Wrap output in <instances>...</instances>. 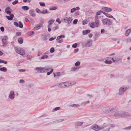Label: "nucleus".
<instances>
[{
	"instance_id": "11",
	"label": "nucleus",
	"mask_w": 131,
	"mask_h": 131,
	"mask_svg": "<svg viewBox=\"0 0 131 131\" xmlns=\"http://www.w3.org/2000/svg\"><path fill=\"white\" fill-rule=\"evenodd\" d=\"M111 60H113V62H117L120 60V58H118V57L116 56L114 58H110Z\"/></svg>"
},
{
	"instance_id": "50",
	"label": "nucleus",
	"mask_w": 131,
	"mask_h": 131,
	"mask_svg": "<svg viewBox=\"0 0 131 131\" xmlns=\"http://www.w3.org/2000/svg\"><path fill=\"white\" fill-rule=\"evenodd\" d=\"M34 33V32L33 31H30L28 32V35L29 36H31L33 35Z\"/></svg>"
},
{
	"instance_id": "16",
	"label": "nucleus",
	"mask_w": 131,
	"mask_h": 131,
	"mask_svg": "<svg viewBox=\"0 0 131 131\" xmlns=\"http://www.w3.org/2000/svg\"><path fill=\"white\" fill-rule=\"evenodd\" d=\"M63 120H64V119H59L58 120L55 121H54L52 122H51V123H49V124L50 125L51 124H54V123H58L61 122L63 121Z\"/></svg>"
},
{
	"instance_id": "8",
	"label": "nucleus",
	"mask_w": 131,
	"mask_h": 131,
	"mask_svg": "<svg viewBox=\"0 0 131 131\" xmlns=\"http://www.w3.org/2000/svg\"><path fill=\"white\" fill-rule=\"evenodd\" d=\"M43 24V22H40L39 24H38L34 28V30H36L40 29L42 26V25Z\"/></svg>"
},
{
	"instance_id": "63",
	"label": "nucleus",
	"mask_w": 131,
	"mask_h": 131,
	"mask_svg": "<svg viewBox=\"0 0 131 131\" xmlns=\"http://www.w3.org/2000/svg\"><path fill=\"white\" fill-rule=\"evenodd\" d=\"M79 51L78 49H76L74 50V53H76L78 52Z\"/></svg>"
},
{
	"instance_id": "5",
	"label": "nucleus",
	"mask_w": 131,
	"mask_h": 131,
	"mask_svg": "<svg viewBox=\"0 0 131 131\" xmlns=\"http://www.w3.org/2000/svg\"><path fill=\"white\" fill-rule=\"evenodd\" d=\"M72 20V18L70 17H66L65 18H62L61 19V20L62 22H65L68 24L70 23Z\"/></svg>"
},
{
	"instance_id": "47",
	"label": "nucleus",
	"mask_w": 131,
	"mask_h": 131,
	"mask_svg": "<svg viewBox=\"0 0 131 131\" xmlns=\"http://www.w3.org/2000/svg\"><path fill=\"white\" fill-rule=\"evenodd\" d=\"M80 9H71V13L73 12L76 10H79Z\"/></svg>"
},
{
	"instance_id": "14",
	"label": "nucleus",
	"mask_w": 131,
	"mask_h": 131,
	"mask_svg": "<svg viewBox=\"0 0 131 131\" xmlns=\"http://www.w3.org/2000/svg\"><path fill=\"white\" fill-rule=\"evenodd\" d=\"M36 11L39 13H41L43 14H45L46 13H48V12L47 11V10H44L42 12H41L39 9H36Z\"/></svg>"
},
{
	"instance_id": "29",
	"label": "nucleus",
	"mask_w": 131,
	"mask_h": 131,
	"mask_svg": "<svg viewBox=\"0 0 131 131\" xmlns=\"http://www.w3.org/2000/svg\"><path fill=\"white\" fill-rule=\"evenodd\" d=\"M0 70L2 71L5 72L7 71V69L6 68L3 67L0 68Z\"/></svg>"
},
{
	"instance_id": "60",
	"label": "nucleus",
	"mask_w": 131,
	"mask_h": 131,
	"mask_svg": "<svg viewBox=\"0 0 131 131\" xmlns=\"http://www.w3.org/2000/svg\"><path fill=\"white\" fill-rule=\"evenodd\" d=\"M25 81L23 79H21L19 81V82L20 83H23L25 82Z\"/></svg>"
},
{
	"instance_id": "64",
	"label": "nucleus",
	"mask_w": 131,
	"mask_h": 131,
	"mask_svg": "<svg viewBox=\"0 0 131 131\" xmlns=\"http://www.w3.org/2000/svg\"><path fill=\"white\" fill-rule=\"evenodd\" d=\"M75 84V83L73 82H70V86H72L73 85Z\"/></svg>"
},
{
	"instance_id": "57",
	"label": "nucleus",
	"mask_w": 131,
	"mask_h": 131,
	"mask_svg": "<svg viewBox=\"0 0 131 131\" xmlns=\"http://www.w3.org/2000/svg\"><path fill=\"white\" fill-rule=\"evenodd\" d=\"M44 69L45 70V71L46 70H49V69H50V68L48 67H44Z\"/></svg>"
},
{
	"instance_id": "45",
	"label": "nucleus",
	"mask_w": 131,
	"mask_h": 131,
	"mask_svg": "<svg viewBox=\"0 0 131 131\" xmlns=\"http://www.w3.org/2000/svg\"><path fill=\"white\" fill-rule=\"evenodd\" d=\"M0 63H3L5 64H6L7 63V62L6 61L2 60L0 59Z\"/></svg>"
},
{
	"instance_id": "44",
	"label": "nucleus",
	"mask_w": 131,
	"mask_h": 131,
	"mask_svg": "<svg viewBox=\"0 0 131 131\" xmlns=\"http://www.w3.org/2000/svg\"><path fill=\"white\" fill-rule=\"evenodd\" d=\"M54 21V20H49L48 21V23L49 24V25H51Z\"/></svg>"
},
{
	"instance_id": "51",
	"label": "nucleus",
	"mask_w": 131,
	"mask_h": 131,
	"mask_svg": "<svg viewBox=\"0 0 131 131\" xmlns=\"http://www.w3.org/2000/svg\"><path fill=\"white\" fill-rule=\"evenodd\" d=\"M18 0H15L12 3V4L13 5L16 4L18 3Z\"/></svg>"
},
{
	"instance_id": "20",
	"label": "nucleus",
	"mask_w": 131,
	"mask_h": 131,
	"mask_svg": "<svg viewBox=\"0 0 131 131\" xmlns=\"http://www.w3.org/2000/svg\"><path fill=\"white\" fill-rule=\"evenodd\" d=\"M131 31V29H129L126 30L125 31V35L126 36H128Z\"/></svg>"
},
{
	"instance_id": "3",
	"label": "nucleus",
	"mask_w": 131,
	"mask_h": 131,
	"mask_svg": "<svg viewBox=\"0 0 131 131\" xmlns=\"http://www.w3.org/2000/svg\"><path fill=\"white\" fill-rule=\"evenodd\" d=\"M102 21L103 24L104 25H110L112 24V21L109 19H102Z\"/></svg>"
},
{
	"instance_id": "38",
	"label": "nucleus",
	"mask_w": 131,
	"mask_h": 131,
	"mask_svg": "<svg viewBox=\"0 0 131 131\" xmlns=\"http://www.w3.org/2000/svg\"><path fill=\"white\" fill-rule=\"evenodd\" d=\"M18 27L20 28H22L23 27V25L21 21H20L19 23Z\"/></svg>"
},
{
	"instance_id": "1",
	"label": "nucleus",
	"mask_w": 131,
	"mask_h": 131,
	"mask_svg": "<svg viewBox=\"0 0 131 131\" xmlns=\"http://www.w3.org/2000/svg\"><path fill=\"white\" fill-rule=\"evenodd\" d=\"M91 127L92 129L96 131H99L102 129H104L103 131H109L110 128L109 126H100L96 124L92 126Z\"/></svg>"
},
{
	"instance_id": "4",
	"label": "nucleus",
	"mask_w": 131,
	"mask_h": 131,
	"mask_svg": "<svg viewBox=\"0 0 131 131\" xmlns=\"http://www.w3.org/2000/svg\"><path fill=\"white\" fill-rule=\"evenodd\" d=\"M14 48L16 52L17 53L19 54L22 56L25 54V51L23 49L19 48H18L17 47H15Z\"/></svg>"
},
{
	"instance_id": "31",
	"label": "nucleus",
	"mask_w": 131,
	"mask_h": 131,
	"mask_svg": "<svg viewBox=\"0 0 131 131\" xmlns=\"http://www.w3.org/2000/svg\"><path fill=\"white\" fill-rule=\"evenodd\" d=\"M79 68H77V67H73L71 68V71H75L76 70H78L79 69Z\"/></svg>"
},
{
	"instance_id": "22",
	"label": "nucleus",
	"mask_w": 131,
	"mask_h": 131,
	"mask_svg": "<svg viewBox=\"0 0 131 131\" xmlns=\"http://www.w3.org/2000/svg\"><path fill=\"white\" fill-rule=\"evenodd\" d=\"M34 10L33 9L29 11V14L31 15L32 17H34L35 16V14L34 13Z\"/></svg>"
},
{
	"instance_id": "61",
	"label": "nucleus",
	"mask_w": 131,
	"mask_h": 131,
	"mask_svg": "<svg viewBox=\"0 0 131 131\" xmlns=\"http://www.w3.org/2000/svg\"><path fill=\"white\" fill-rule=\"evenodd\" d=\"M127 42H131V38H129L127 39Z\"/></svg>"
},
{
	"instance_id": "35",
	"label": "nucleus",
	"mask_w": 131,
	"mask_h": 131,
	"mask_svg": "<svg viewBox=\"0 0 131 131\" xmlns=\"http://www.w3.org/2000/svg\"><path fill=\"white\" fill-rule=\"evenodd\" d=\"M45 72V70L44 69V68H40V72L41 73H43Z\"/></svg>"
},
{
	"instance_id": "21",
	"label": "nucleus",
	"mask_w": 131,
	"mask_h": 131,
	"mask_svg": "<svg viewBox=\"0 0 131 131\" xmlns=\"http://www.w3.org/2000/svg\"><path fill=\"white\" fill-rule=\"evenodd\" d=\"M58 87L60 88H65V86L64 82L61 83L58 85Z\"/></svg>"
},
{
	"instance_id": "37",
	"label": "nucleus",
	"mask_w": 131,
	"mask_h": 131,
	"mask_svg": "<svg viewBox=\"0 0 131 131\" xmlns=\"http://www.w3.org/2000/svg\"><path fill=\"white\" fill-rule=\"evenodd\" d=\"M89 103L90 101H86L82 102L81 103V104L84 105H85L86 104Z\"/></svg>"
},
{
	"instance_id": "34",
	"label": "nucleus",
	"mask_w": 131,
	"mask_h": 131,
	"mask_svg": "<svg viewBox=\"0 0 131 131\" xmlns=\"http://www.w3.org/2000/svg\"><path fill=\"white\" fill-rule=\"evenodd\" d=\"M104 12L102 10L99 11L97 12L96 14V15H99L101 14V13H102L103 14Z\"/></svg>"
},
{
	"instance_id": "32",
	"label": "nucleus",
	"mask_w": 131,
	"mask_h": 131,
	"mask_svg": "<svg viewBox=\"0 0 131 131\" xmlns=\"http://www.w3.org/2000/svg\"><path fill=\"white\" fill-rule=\"evenodd\" d=\"M18 41L19 43L22 44L23 41V39L22 38H20L18 39Z\"/></svg>"
},
{
	"instance_id": "26",
	"label": "nucleus",
	"mask_w": 131,
	"mask_h": 131,
	"mask_svg": "<svg viewBox=\"0 0 131 131\" xmlns=\"http://www.w3.org/2000/svg\"><path fill=\"white\" fill-rule=\"evenodd\" d=\"M64 83L65 88H67L70 86V82H64Z\"/></svg>"
},
{
	"instance_id": "55",
	"label": "nucleus",
	"mask_w": 131,
	"mask_h": 131,
	"mask_svg": "<svg viewBox=\"0 0 131 131\" xmlns=\"http://www.w3.org/2000/svg\"><path fill=\"white\" fill-rule=\"evenodd\" d=\"M14 24L15 25V26L17 27H18V23L16 21H15L14 22Z\"/></svg>"
},
{
	"instance_id": "39",
	"label": "nucleus",
	"mask_w": 131,
	"mask_h": 131,
	"mask_svg": "<svg viewBox=\"0 0 131 131\" xmlns=\"http://www.w3.org/2000/svg\"><path fill=\"white\" fill-rule=\"evenodd\" d=\"M48 56L47 55H44L41 57V59H47L48 58Z\"/></svg>"
},
{
	"instance_id": "6",
	"label": "nucleus",
	"mask_w": 131,
	"mask_h": 131,
	"mask_svg": "<svg viewBox=\"0 0 131 131\" xmlns=\"http://www.w3.org/2000/svg\"><path fill=\"white\" fill-rule=\"evenodd\" d=\"M126 87L124 88V87H122L120 88L119 89V92L118 94L119 95H122L124 92L127 89Z\"/></svg>"
},
{
	"instance_id": "54",
	"label": "nucleus",
	"mask_w": 131,
	"mask_h": 131,
	"mask_svg": "<svg viewBox=\"0 0 131 131\" xmlns=\"http://www.w3.org/2000/svg\"><path fill=\"white\" fill-rule=\"evenodd\" d=\"M56 21L58 22L59 24H61V21H60V19L59 18H58L56 20Z\"/></svg>"
},
{
	"instance_id": "30",
	"label": "nucleus",
	"mask_w": 131,
	"mask_h": 131,
	"mask_svg": "<svg viewBox=\"0 0 131 131\" xmlns=\"http://www.w3.org/2000/svg\"><path fill=\"white\" fill-rule=\"evenodd\" d=\"M70 106L71 107H75L77 108L79 107L80 106L78 104H74L70 105Z\"/></svg>"
},
{
	"instance_id": "41",
	"label": "nucleus",
	"mask_w": 131,
	"mask_h": 131,
	"mask_svg": "<svg viewBox=\"0 0 131 131\" xmlns=\"http://www.w3.org/2000/svg\"><path fill=\"white\" fill-rule=\"evenodd\" d=\"M58 27H59L58 26H54L52 28V30H56L57 29Z\"/></svg>"
},
{
	"instance_id": "7",
	"label": "nucleus",
	"mask_w": 131,
	"mask_h": 131,
	"mask_svg": "<svg viewBox=\"0 0 131 131\" xmlns=\"http://www.w3.org/2000/svg\"><path fill=\"white\" fill-rule=\"evenodd\" d=\"M118 110V109L117 107L115 106H113L110 108L108 111V112H110L111 113H114L115 112H116Z\"/></svg>"
},
{
	"instance_id": "49",
	"label": "nucleus",
	"mask_w": 131,
	"mask_h": 131,
	"mask_svg": "<svg viewBox=\"0 0 131 131\" xmlns=\"http://www.w3.org/2000/svg\"><path fill=\"white\" fill-rule=\"evenodd\" d=\"M77 43H75L72 45V47L74 48H76L77 47Z\"/></svg>"
},
{
	"instance_id": "12",
	"label": "nucleus",
	"mask_w": 131,
	"mask_h": 131,
	"mask_svg": "<svg viewBox=\"0 0 131 131\" xmlns=\"http://www.w3.org/2000/svg\"><path fill=\"white\" fill-rule=\"evenodd\" d=\"M121 111H119L115 112L113 115L115 117L120 118Z\"/></svg>"
},
{
	"instance_id": "2",
	"label": "nucleus",
	"mask_w": 131,
	"mask_h": 131,
	"mask_svg": "<svg viewBox=\"0 0 131 131\" xmlns=\"http://www.w3.org/2000/svg\"><path fill=\"white\" fill-rule=\"evenodd\" d=\"M120 118H125L131 116L129 113L124 111H121Z\"/></svg>"
},
{
	"instance_id": "15",
	"label": "nucleus",
	"mask_w": 131,
	"mask_h": 131,
	"mask_svg": "<svg viewBox=\"0 0 131 131\" xmlns=\"http://www.w3.org/2000/svg\"><path fill=\"white\" fill-rule=\"evenodd\" d=\"M10 16H6V17L8 20H12L13 19L14 15L13 14H11V15H10Z\"/></svg>"
},
{
	"instance_id": "33",
	"label": "nucleus",
	"mask_w": 131,
	"mask_h": 131,
	"mask_svg": "<svg viewBox=\"0 0 131 131\" xmlns=\"http://www.w3.org/2000/svg\"><path fill=\"white\" fill-rule=\"evenodd\" d=\"M60 108H61L60 107H56L52 110V111L53 112H54L56 111L57 110H60Z\"/></svg>"
},
{
	"instance_id": "9",
	"label": "nucleus",
	"mask_w": 131,
	"mask_h": 131,
	"mask_svg": "<svg viewBox=\"0 0 131 131\" xmlns=\"http://www.w3.org/2000/svg\"><path fill=\"white\" fill-rule=\"evenodd\" d=\"M15 94L14 91H11L10 92L9 95V97L11 100H13L15 98Z\"/></svg>"
},
{
	"instance_id": "40",
	"label": "nucleus",
	"mask_w": 131,
	"mask_h": 131,
	"mask_svg": "<svg viewBox=\"0 0 131 131\" xmlns=\"http://www.w3.org/2000/svg\"><path fill=\"white\" fill-rule=\"evenodd\" d=\"M80 61H77V62L75 64V66L77 67L79 66L80 65Z\"/></svg>"
},
{
	"instance_id": "24",
	"label": "nucleus",
	"mask_w": 131,
	"mask_h": 131,
	"mask_svg": "<svg viewBox=\"0 0 131 131\" xmlns=\"http://www.w3.org/2000/svg\"><path fill=\"white\" fill-rule=\"evenodd\" d=\"M2 40L3 44V46H4L5 45L7 44V42L6 39L3 38L2 39Z\"/></svg>"
},
{
	"instance_id": "59",
	"label": "nucleus",
	"mask_w": 131,
	"mask_h": 131,
	"mask_svg": "<svg viewBox=\"0 0 131 131\" xmlns=\"http://www.w3.org/2000/svg\"><path fill=\"white\" fill-rule=\"evenodd\" d=\"M21 35V32H17L16 33V35L17 36H19Z\"/></svg>"
},
{
	"instance_id": "46",
	"label": "nucleus",
	"mask_w": 131,
	"mask_h": 131,
	"mask_svg": "<svg viewBox=\"0 0 131 131\" xmlns=\"http://www.w3.org/2000/svg\"><path fill=\"white\" fill-rule=\"evenodd\" d=\"M53 71V69H51L50 71L48 72L47 73V74L48 75H49Z\"/></svg>"
},
{
	"instance_id": "52",
	"label": "nucleus",
	"mask_w": 131,
	"mask_h": 131,
	"mask_svg": "<svg viewBox=\"0 0 131 131\" xmlns=\"http://www.w3.org/2000/svg\"><path fill=\"white\" fill-rule=\"evenodd\" d=\"M78 20L77 19H75L73 20V23L74 24H76L78 22Z\"/></svg>"
},
{
	"instance_id": "56",
	"label": "nucleus",
	"mask_w": 131,
	"mask_h": 131,
	"mask_svg": "<svg viewBox=\"0 0 131 131\" xmlns=\"http://www.w3.org/2000/svg\"><path fill=\"white\" fill-rule=\"evenodd\" d=\"M0 29L2 32H4V28L3 27H0Z\"/></svg>"
},
{
	"instance_id": "17",
	"label": "nucleus",
	"mask_w": 131,
	"mask_h": 131,
	"mask_svg": "<svg viewBox=\"0 0 131 131\" xmlns=\"http://www.w3.org/2000/svg\"><path fill=\"white\" fill-rule=\"evenodd\" d=\"M92 45L91 40H88L87 41V43L85 45L86 47H88L91 46Z\"/></svg>"
},
{
	"instance_id": "23",
	"label": "nucleus",
	"mask_w": 131,
	"mask_h": 131,
	"mask_svg": "<svg viewBox=\"0 0 131 131\" xmlns=\"http://www.w3.org/2000/svg\"><path fill=\"white\" fill-rule=\"evenodd\" d=\"M42 39L44 41L48 39L47 38L48 36L45 35H42Z\"/></svg>"
},
{
	"instance_id": "25",
	"label": "nucleus",
	"mask_w": 131,
	"mask_h": 131,
	"mask_svg": "<svg viewBox=\"0 0 131 131\" xmlns=\"http://www.w3.org/2000/svg\"><path fill=\"white\" fill-rule=\"evenodd\" d=\"M65 37V35H61L59 36H58L56 40L58 41V40H59L61 38H64Z\"/></svg>"
},
{
	"instance_id": "53",
	"label": "nucleus",
	"mask_w": 131,
	"mask_h": 131,
	"mask_svg": "<svg viewBox=\"0 0 131 131\" xmlns=\"http://www.w3.org/2000/svg\"><path fill=\"white\" fill-rule=\"evenodd\" d=\"M56 38V37H51L49 39V41H52L54 39H55Z\"/></svg>"
},
{
	"instance_id": "42",
	"label": "nucleus",
	"mask_w": 131,
	"mask_h": 131,
	"mask_svg": "<svg viewBox=\"0 0 131 131\" xmlns=\"http://www.w3.org/2000/svg\"><path fill=\"white\" fill-rule=\"evenodd\" d=\"M105 62L107 64H111L112 63V62L111 61L106 60L105 61Z\"/></svg>"
},
{
	"instance_id": "36",
	"label": "nucleus",
	"mask_w": 131,
	"mask_h": 131,
	"mask_svg": "<svg viewBox=\"0 0 131 131\" xmlns=\"http://www.w3.org/2000/svg\"><path fill=\"white\" fill-rule=\"evenodd\" d=\"M104 11L107 12H111L112 10V9H104Z\"/></svg>"
},
{
	"instance_id": "58",
	"label": "nucleus",
	"mask_w": 131,
	"mask_h": 131,
	"mask_svg": "<svg viewBox=\"0 0 131 131\" xmlns=\"http://www.w3.org/2000/svg\"><path fill=\"white\" fill-rule=\"evenodd\" d=\"M63 40L62 39H59L57 41L58 43H60L62 42H63Z\"/></svg>"
},
{
	"instance_id": "18",
	"label": "nucleus",
	"mask_w": 131,
	"mask_h": 131,
	"mask_svg": "<svg viewBox=\"0 0 131 131\" xmlns=\"http://www.w3.org/2000/svg\"><path fill=\"white\" fill-rule=\"evenodd\" d=\"M90 32V30L89 29L86 30H83L82 31L83 34L85 35L89 33Z\"/></svg>"
},
{
	"instance_id": "28",
	"label": "nucleus",
	"mask_w": 131,
	"mask_h": 131,
	"mask_svg": "<svg viewBox=\"0 0 131 131\" xmlns=\"http://www.w3.org/2000/svg\"><path fill=\"white\" fill-rule=\"evenodd\" d=\"M103 14H104L105 15L107 16V17H108L109 18H113V16L107 13H105V12L103 13Z\"/></svg>"
},
{
	"instance_id": "13",
	"label": "nucleus",
	"mask_w": 131,
	"mask_h": 131,
	"mask_svg": "<svg viewBox=\"0 0 131 131\" xmlns=\"http://www.w3.org/2000/svg\"><path fill=\"white\" fill-rule=\"evenodd\" d=\"M98 24H96L95 22H93L90 25V26L92 28H93L97 27L99 26Z\"/></svg>"
},
{
	"instance_id": "48",
	"label": "nucleus",
	"mask_w": 131,
	"mask_h": 131,
	"mask_svg": "<svg viewBox=\"0 0 131 131\" xmlns=\"http://www.w3.org/2000/svg\"><path fill=\"white\" fill-rule=\"evenodd\" d=\"M54 51V48L53 47H52L50 50V52L51 53H53Z\"/></svg>"
},
{
	"instance_id": "43",
	"label": "nucleus",
	"mask_w": 131,
	"mask_h": 131,
	"mask_svg": "<svg viewBox=\"0 0 131 131\" xmlns=\"http://www.w3.org/2000/svg\"><path fill=\"white\" fill-rule=\"evenodd\" d=\"M40 5L41 6H44L45 5V4L44 2H40L39 3Z\"/></svg>"
},
{
	"instance_id": "27",
	"label": "nucleus",
	"mask_w": 131,
	"mask_h": 131,
	"mask_svg": "<svg viewBox=\"0 0 131 131\" xmlns=\"http://www.w3.org/2000/svg\"><path fill=\"white\" fill-rule=\"evenodd\" d=\"M9 9H5V11L7 14L10 15L11 14H11L10 11L9 10Z\"/></svg>"
},
{
	"instance_id": "19",
	"label": "nucleus",
	"mask_w": 131,
	"mask_h": 131,
	"mask_svg": "<svg viewBox=\"0 0 131 131\" xmlns=\"http://www.w3.org/2000/svg\"><path fill=\"white\" fill-rule=\"evenodd\" d=\"M95 22L96 23V24H98L99 23V20L98 19V17L96 15L95 16L94 19Z\"/></svg>"
},
{
	"instance_id": "62",
	"label": "nucleus",
	"mask_w": 131,
	"mask_h": 131,
	"mask_svg": "<svg viewBox=\"0 0 131 131\" xmlns=\"http://www.w3.org/2000/svg\"><path fill=\"white\" fill-rule=\"evenodd\" d=\"M56 74L57 76H59L60 75V73L59 72H56Z\"/></svg>"
},
{
	"instance_id": "10",
	"label": "nucleus",
	"mask_w": 131,
	"mask_h": 131,
	"mask_svg": "<svg viewBox=\"0 0 131 131\" xmlns=\"http://www.w3.org/2000/svg\"><path fill=\"white\" fill-rule=\"evenodd\" d=\"M83 124V122L78 121L75 123L74 126L75 128H78V126H82Z\"/></svg>"
}]
</instances>
